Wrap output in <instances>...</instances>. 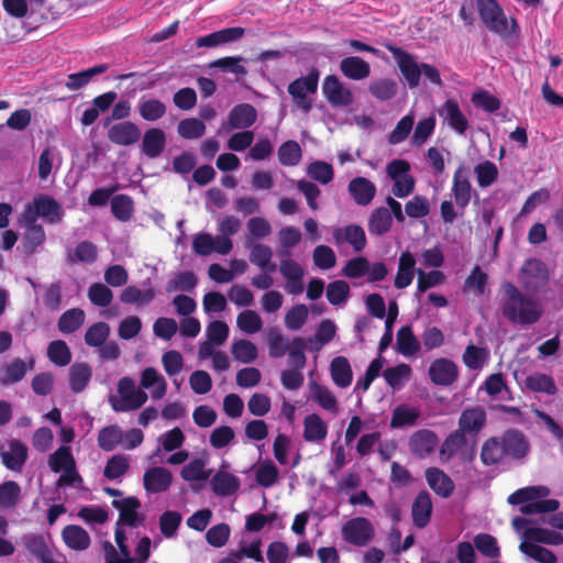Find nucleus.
Instances as JSON below:
<instances>
[{"instance_id": "1", "label": "nucleus", "mask_w": 563, "mask_h": 563, "mask_svg": "<svg viewBox=\"0 0 563 563\" xmlns=\"http://www.w3.org/2000/svg\"><path fill=\"white\" fill-rule=\"evenodd\" d=\"M530 450V442L522 431L508 429L501 434L484 441L481 449V461L485 466L520 462L529 455Z\"/></svg>"}, {"instance_id": "2", "label": "nucleus", "mask_w": 563, "mask_h": 563, "mask_svg": "<svg viewBox=\"0 0 563 563\" xmlns=\"http://www.w3.org/2000/svg\"><path fill=\"white\" fill-rule=\"evenodd\" d=\"M499 309L507 321L520 325H532L543 314L541 305L521 292L511 282H504L500 285Z\"/></svg>"}, {"instance_id": "3", "label": "nucleus", "mask_w": 563, "mask_h": 563, "mask_svg": "<svg viewBox=\"0 0 563 563\" xmlns=\"http://www.w3.org/2000/svg\"><path fill=\"white\" fill-rule=\"evenodd\" d=\"M478 15L488 31L509 43L519 36V25L515 18L508 19L497 0H476Z\"/></svg>"}, {"instance_id": "4", "label": "nucleus", "mask_w": 563, "mask_h": 563, "mask_svg": "<svg viewBox=\"0 0 563 563\" xmlns=\"http://www.w3.org/2000/svg\"><path fill=\"white\" fill-rule=\"evenodd\" d=\"M318 81L319 71L313 68L307 76L295 79L287 87L296 107L306 113L312 109V101L308 96L317 92Z\"/></svg>"}, {"instance_id": "5", "label": "nucleus", "mask_w": 563, "mask_h": 563, "mask_svg": "<svg viewBox=\"0 0 563 563\" xmlns=\"http://www.w3.org/2000/svg\"><path fill=\"white\" fill-rule=\"evenodd\" d=\"M342 538L354 547H366L375 537L372 521L365 517H355L347 520L341 530Z\"/></svg>"}, {"instance_id": "6", "label": "nucleus", "mask_w": 563, "mask_h": 563, "mask_svg": "<svg viewBox=\"0 0 563 563\" xmlns=\"http://www.w3.org/2000/svg\"><path fill=\"white\" fill-rule=\"evenodd\" d=\"M385 47L397 62L398 68L408 82L409 87H418L421 77V65H418L411 54L394 44H386Z\"/></svg>"}, {"instance_id": "7", "label": "nucleus", "mask_w": 563, "mask_h": 563, "mask_svg": "<svg viewBox=\"0 0 563 563\" xmlns=\"http://www.w3.org/2000/svg\"><path fill=\"white\" fill-rule=\"evenodd\" d=\"M520 278L527 289H537L549 280L547 264L539 258L527 260L521 269Z\"/></svg>"}, {"instance_id": "8", "label": "nucleus", "mask_w": 563, "mask_h": 563, "mask_svg": "<svg viewBox=\"0 0 563 563\" xmlns=\"http://www.w3.org/2000/svg\"><path fill=\"white\" fill-rule=\"evenodd\" d=\"M322 92L333 107H347L353 102V93L335 75H328L322 84Z\"/></svg>"}, {"instance_id": "9", "label": "nucleus", "mask_w": 563, "mask_h": 563, "mask_svg": "<svg viewBox=\"0 0 563 563\" xmlns=\"http://www.w3.org/2000/svg\"><path fill=\"white\" fill-rule=\"evenodd\" d=\"M431 382L439 386H451L459 377L456 364L448 358H437L429 366Z\"/></svg>"}, {"instance_id": "10", "label": "nucleus", "mask_w": 563, "mask_h": 563, "mask_svg": "<svg viewBox=\"0 0 563 563\" xmlns=\"http://www.w3.org/2000/svg\"><path fill=\"white\" fill-rule=\"evenodd\" d=\"M107 137L115 145L131 146L140 140L141 130L131 121H122L108 129Z\"/></svg>"}, {"instance_id": "11", "label": "nucleus", "mask_w": 563, "mask_h": 563, "mask_svg": "<svg viewBox=\"0 0 563 563\" xmlns=\"http://www.w3.org/2000/svg\"><path fill=\"white\" fill-rule=\"evenodd\" d=\"M173 482L170 471L162 466L150 467L143 475L144 489L150 494L166 492Z\"/></svg>"}, {"instance_id": "12", "label": "nucleus", "mask_w": 563, "mask_h": 563, "mask_svg": "<svg viewBox=\"0 0 563 563\" xmlns=\"http://www.w3.org/2000/svg\"><path fill=\"white\" fill-rule=\"evenodd\" d=\"M437 444V434L428 429L416 431L409 439V450L419 459H424L430 455L434 451Z\"/></svg>"}, {"instance_id": "13", "label": "nucleus", "mask_w": 563, "mask_h": 563, "mask_svg": "<svg viewBox=\"0 0 563 563\" xmlns=\"http://www.w3.org/2000/svg\"><path fill=\"white\" fill-rule=\"evenodd\" d=\"M432 510L433 505L429 492H419L411 506L413 526L418 529L426 528L431 520Z\"/></svg>"}, {"instance_id": "14", "label": "nucleus", "mask_w": 563, "mask_h": 563, "mask_svg": "<svg viewBox=\"0 0 563 563\" xmlns=\"http://www.w3.org/2000/svg\"><path fill=\"white\" fill-rule=\"evenodd\" d=\"M245 30L241 26L227 27L197 38V47H216L235 42L243 37Z\"/></svg>"}, {"instance_id": "15", "label": "nucleus", "mask_w": 563, "mask_h": 563, "mask_svg": "<svg viewBox=\"0 0 563 563\" xmlns=\"http://www.w3.org/2000/svg\"><path fill=\"white\" fill-rule=\"evenodd\" d=\"M10 451H1L2 464L10 471L21 472L27 460V446L20 440L9 441Z\"/></svg>"}, {"instance_id": "16", "label": "nucleus", "mask_w": 563, "mask_h": 563, "mask_svg": "<svg viewBox=\"0 0 563 563\" xmlns=\"http://www.w3.org/2000/svg\"><path fill=\"white\" fill-rule=\"evenodd\" d=\"M347 190L355 203L363 207L369 205L376 195L375 184L361 176L349 183Z\"/></svg>"}, {"instance_id": "17", "label": "nucleus", "mask_w": 563, "mask_h": 563, "mask_svg": "<svg viewBox=\"0 0 563 563\" xmlns=\"http://www.w3.org/2000/svg\"><path fill=\"white\" fill-rule=\"evenodd\" d=\"M257 119L256 109L250 103L234 106L228 117L229 125L235 130H244L252 126Z\"/></svg>"}, {"instance_id": "18", "label": "nucleus", "mask_w": 563, "mask_h": 563, "mask_svg": "<svg viewBox=\"0 0 563 563\" xmlns=\"http://www.w3.org/2000/svg\"><path fill=\"white\" fill-rule=\"evenodd\" d=\"M35 213L44 218L48 223H58L63 218V210L56 199L48 195L40 194L33 199Z\"/></svg>"}, {"instance_id": "19", "label": "nucleus", "mask_w": 563, "mask_h": 563, "mask_svg": "<svg viewBox=\"0 0 563 563\" xmlns=\"http://www.w3.org/2000/svg\"><path fill=\"white\" fill-rule=\"evenodd\" d=\"M426 481L429 487L442 498L450 497L454 492L451 477L438 467H429L426 471Z\"/></svg>"}, {"instance_id": "20", "label": "nucleus", "mask_w": 563, "mask_h": 563, "mask_svg": "<svg viewBox=\"0 0 563 563\" xmlns=\"http://www.w3.org/2000/svg\"><path fill=\"white\" fill-rule=\"evenodd\" d=\"M486 423V412L481 407L466 408L462 411L459 419L460 432L478 433Z\"/></svg>"}, {"instance_id": "21", "label": "nucleus", "mask_w": 563, "mask_h": 563, "mask_svg": "<svg viewBox=\"0 0 563 563\" xmlns=\"http://www.w3.org/2000/svg\"><path fill=\"white\" fill-rule=\"evenodd\" d=\"M166 146V134L158 128H151L145 131L142 140V153L148 158L158 157Z\"/></svg>"}, {"instance_id": "22", "label": "nucleus", "mask_w": 563, "mask_h": 563, "mask_svg": "<svg viewBox=\"0 0 563 563\" xmlns=\"http://www.w3.org/2000/svg\"><path fill=\"white\" fill-rule=\"evenodd\" d=\"M452 192L455 203L459 208L464 210L472 198V185L464 174L463 167H459L453 176Z\"/></svg>"}, {"instance_id": "23", "label": "nucleus", "mask_w": 563, "mask_h": 563, "mask_svg": "<svg viewBox=\"0 0 563 563\" xmlns=\"http://www.w3.org/2000/svg\"><path fill=\"white\" fill-rule=\"evenodd\" d=\"M211 487L217 496L225 497L235 494L241 485L238 476L220 470L211 478Z\"/></svg>"}, {"instance_id": "24", "label": "nucleus", "mask_w": 563, "mask_h": 563, "mask_svg": "<svg viewBox=\"0 0 563 563\" xmlns=\"http://www.w3.org/2000/svg\"><path fill=\"white\" fill-rule=\"evenodd\" d=\"M340 70L349 79L363 80L369 76L371 66L358 56H349L340 62Z\"/></svg>"}, {"instance_id": "25", "label": "nucleus", "mask_w": 563, "mask_h": 563, "mask_svg": "<svg viewBox=\"0 0 563 563\" xmlns=\"http://www.w3.org/2000/svg\"><path fill=\"white\" fill-rule=\"evenodd\" d=\"M34 366V360L30 361L29 368ZM27 372L26 363L21 358H14L12 362L5 364L0 373V385L9 386L22 380Z\"/></svg>"}, {"instance_id": "26", "label": "nucleus", "mask_w": 563, "mask_h": 563, "mask_svg": "<svg viewBox=\"0 0 563 563\" xmlns=\"http://www.w3.org/2000/svg\"><path fill=\"white\" fill-rule=\"evenodd\" d=\"M112 506L120 512L119 521L129 527L137 526V510L141 508V503L136 497H125L123 499L112 500Z\"/></svg>"}, {"instance_id": "27", "label": "nucleus", "mask_w": 563, "mask_h": 563, "mask_svg": "<svg viewBox=\"0 0 563 563\" xmlns=\"http://www.w3.org/2000/svg\"><path fill=\"white\" fill-rule=\"evenodd\" d=\"M415 266V256L408 251L401 253L398 263V272L395 277V287L397 289H404L412 283L416 273Z\"/></svg>"}, {"instance_id": "28", "label": "nucleus", "mask_w": 563, "mask_h": 563, "mask_svg": "<svg viewBox=\"0 0 563 563\" xmlns=\"http://www.w3.org/2000/svg\"><path fill=\"white\" fill-rule=\"evenodd\" d=\"M62 538L65 544L76 551H84L90 545L89 533L80 526L69 525L62 531Z\"/></svg>"}, {"instance_id": "29", "label": "nucleus", "mask_w": 563, "mask_h": 563, "mask_svg": "<svg viewBox=\"0 0 563 563\" xmlns=\"http://www.w3.org/2000/svg\"><path fill=\"white\" fill-rule=\"evenodd\" d=\"M448 124L457 133L464 134L468 126V121L462 113L460 106L456 100L448 99L444 102L443 110L441 113Z\"/></svg>"}, {"instance_id": "30", "label": "nucleus", "mask_w": 563, "mask_h": 563, "mask_svg": "<svg viewBox=\"0 0 563 563\" xmlns=\"http://www.w3.org/2000/svg\"><path fill=\"white\" fill-rule=\"evenodd\" d=\"M333 238L339 243L342 239L347 242L355 252H362L366 246V235L364 229L358 224H349L343 231L335 230Z\"/></svg>"}, {"instance_id": "31", "label": "nucleus", "mask_w": 563, "mask_h": 563, "mask_svg": "<svg viewBox=\"0 0 563 563\" xmlns=\"http://www.w3.org/2000/svg\"><path fill=\"white\" fill-rule=\"evenodd\" d=\"M330 374L333 383L340 388H346L353 379L350 362L344 356H336L331 361Z\"/></svg>"}, {"instance_id": "32", "label": "nucleus", "mask_w": 563, "mask_h": 563, "mask_svg": "<svg viewBox=\"0 0 563 563\" xmlns=\"http://www.w3.org/2000/svg\"><path fill=\"white\" fill-rule=\"evenodd\" d=\"M92 376V369L87 363H74L69 367V385L75 394L82 393Z\"/></svg>"}, {"instance_id": "33", "label": "nucleus", "mask_w": 563, "mask_h": 563, "mask_svg": "<svg viewBox=\"0 0 563 563\" xmlns=\"http://www.w3.org/2000/svg\"><path fill=\"white\" fill-rule=\"evenodd\" d=\"M391 225L393 218L388 208L379 207L372 211L367 223L371 234L382 236L390 230Z\"/></svg>"}, {"instance_id": "34", "label": "nucleus", "mask_w": 563, "mask_h": 563, "mask_svg": "<svg viewBox=\"0 0 563 563\" xmlns=\"http://www.w3.org/2000/svg\"><path fill=\"white\" fill-rule=\"evenodd\" d=\"M550 494V489L547 486H528L523 488H519L512 494H510L507 498V501L510 505H526L528 503H533L537 499L544 498Z\"/></svg>"}, {"instance_id": "35", "label": "nucleus", "mask_w": 563, "mask_h": 563, "mask_svg": "<svg viewBox=\"0 0 563 563\" xmlns=\"http://www.w3.org/2000/svg\"><path fill=\"white\" fill-rule=\"evenodd\" d=\"M328 427L317 413L308 415L303 419V438L308 442H319L325 439Z\"/></svg>"}, {"instance_id": "36", "label": "nucleus", "mask_w": 563, "mask_h": 563, "mask_svg": "<svg viewBox=\"0 0 563 563\" xmlns=\"http://www.w3.org/2000/svg\"><path fill=\"white\" fill-rule=\"evenodd\" d=\"M397 350L404 356H412L420 350V343L410 325H402L397 331Z\"/></svg>"}, {"instance_id": "37", "label": "nucleus", "mask_w": 563, "mask_h": 563, "mask_svg": "<svg viewBox=\"0 0 563 563\" xmlns=\"http://www.w3.org/2000/svg\"><path fill=\"white\" fill-rule=\"evenodd\" d=\"M273 251L268 245L256 243L253 245L250 253V262L263 272L274 273L276 264L272 262Z\"/></svg>"}, {"instance_id": "38", "label": "nucleus", "mask_w": 563, "mask_h": 563, "mask_svg": "<svg viewBox=\"0 0 563 563\" xmlns=\"http://www.w3.org/2000/svg\"><path fill=\"white\" fill-rule=\"evenodd\" d=\"M523 539L537 543H544L551 545L563 544L562 533L540 527L526 529L523 532Z\"/></svg>"}, {"instance_id": "39", "label": "nucleus", "mask_w": 563, "mask_h": 563, "mask_svg": "<svg viewBox=\"0 0 563 563\" xmlns=\"http://www.w3.org/2000/svg\"><path fill=\"white\" fill-rule=\"evenodd\" d=\"M85 322V312L80 308H71L62 313L58 319V330L64 334L76 332Z\"/></svg>"}, {"instance_id": "40", "label": "nucleus", "mask_w": 563, "mask_h": 563, "mask_svg": "<svg viewBox=\"0 0 563 563\" xmlns=\"http://www.w3.org/2000/svg\"><path fill=\"white\" fill-rule=\"evenodd\" d=\"M537 542L525 540L519 544V550L525 555L539 563H556V555L549 549L536 544Z\"/></svg>"}, {"instance_id": "41", "label": "nucleus", "mask_w": 563, "mask_h": 563, "mask_svg": "<svg viewBox=\"0 0 563 563\" xmlns=\"http://www.w3.org/2000/svg\"><path fill=\"white\" fill-rule=\"evenodd\" d=\"M98 445L106 452H111L123 441V431L118 424L102 428L98 433Z\"/></svg>"}, {"instance_id": "42", "label": "nucleus", "mask_w": 563, "mask_h": 563, "mask_svg": "<svg viewBox=\"0 0 563 563\" xmlns=\"http://www.w3.org/2000/svg\"><path fill=\"white\" fill-rule=\"evenodd\" d=\"M147 401V394L142 389H135L124 400L110 398L111 407L117 412H126L141 408Z\"/></svg>"}, {"instance_id": "43", "label": "nucleus", "mask_w": 563, "mask_h": 563, "mask_svg": "<svg viewBox=\"0 0 563 563\" xmlns=\"http://www.w3.org/2000/svg\"><path fill=\"white\" fill-rule=\"evenodd\" d=\"M129 468L130 461L128 456L123 454H114L108 459L103 468V476L110 481H115L124 476Z\"/></svg>"}, {"instance_id": "44", "label": "nucleus", "mask_w": 563, "mask_h": 563, "mask_svg": "<svg viewBox=\"0 0 563 563\" xmlns=\"http://www.w3.org/2000/svg\"><path fill=\"white\" fill-rule=\"evenodd\" d=\"M134 211L133 200L128 195H115L111 199V212L121 222L131 220Z\"/></svg>"}, {"instance_id": "45", "label": "nucleus", "mask_w": 563, "mask_h": 563, "mask_svg": "<svg viewBox=\"0 0 563 563\" xmlns=\"http://www.w3.org/2000/svg\"><path fill=\"white\" fill-rule=\"evenodd\" d=\"M526 387L533 393L555 395L558 393L553 378L547 374L537 373L526 378Z\"/></svg>"}, {"instance_id": "46", "label": "nucleus", "mask_w": 563, "mask_h": 563, "mask_svg": "<svg viewBox=\"0 0 563 563\" xmlns=\"http://www.w3.org/2000/svg\"><path fill=\"white\" fill-rule=\"evenodd\" d=\"M419 417V409L408 408L404 405L397 406L391 413L390 427L398 429L406 426H415Z\"/></svg>"}, {"instance_id": "47", "label": "nucleus", "mask_w": 563, "mask_h": 563, "mask_svg": "<svg viewBox=\"0 0 563 563\" xmlns=\"http://www.w3.org/2000/svg\"><path fill=\"white\" fill-rule=\"evenodd\" d=\"M474 547L477 551L488 559H497L500 556V548L497 539L488 533H478L473 539Z\"/></svg>"}, {"instance_id": "48", "label": "nucleus", "mask_w": 563, "mask_h": 563, "mask_svg": "<svg viewBox=\"0 0 563 563\" xmlns=\"http://www.w3.org/2000/svg\"><path fill=\"white\" fill-rule=\"evenodd\" d=\"M306 341L302 338H294L288 349L287 363L291 369L302 371L307 363L305 354Z\"/></svg>"}, {"instance_id": "49", "label": "nucleus", "mask_w": 563, "mask_h": 563, "mask_svg": "<svg viewBox=\"0 0 563 563\" xmlns=\"http://www.w3.org/2000/svg\"><path fill=\"white\" fill-rule=\"evenodd\" d=\"M155 298V291L152 287L145 290H141L136 286H128L123 289L120 296V300L123 303L134 305H147Z\"/></svg>"}, {"instance_id": "50", "label": "nucleus", "mask_w": 563, "mask_h": 563, "mask_svg": "<svg viewBox=\"0 0 563 563\" xmlns=\"http://www.w3.org/2000/svg\"><path fill=\"white\" fill-rule=\"evenodd\" d=\"M179 136L186 140H197L205 135L206 125L197 118L183 119L177 126Z\"/></svg>"}, {"instance_id": "51", "label": "nucleus", "mask_w": 563, "mask_h": 563, "mask_svg": "<svg viewBox=\"0 0 563 563\" xmlns=\"http://www.w3.org/2000/svg\"><path fill=\"white\" fill-rule=\"evenodd\" d=\"M368 90L373 97L380 101H387L394 98L398 90V85L394 79L383 78L373 81Z\"/></svg>"}, {"instance_id": "52", "label": "nucleus", "mask_w": 563, "mask_h": 563, "mask_svg": "<svg viewBox=\"0 0 563 563\" xmlns=\"http://www.w3.org/2000/svg\"><path fill=\"white\" fill-rule=\"evenodd\" d=\"M47 357L57 366H66L71 361V352L63 340H55L48 344Z\"/></svg>"}, {"instance_id": "53", "label": "nucleus", "mask_w": 563, "mask_h": 563, "mask_svg": "<svg viewBox=\"0 0 563 563\" xmlns=\"http://www.w3.org/2000/svg\"><path fill=\"white\" fill-rule=\"evenodd\" d=\"M20 485L14 481L0 484V507L14 508L21 500Z\"/></svg>"}, {"instance_id": "54", "label": "nucleus", "mask_w": 563, "mask_h": 563, "mask_svg": "<svg viewBox=\"0 0 563 563\" xmlns=\"http://www.w3.org/2000/svg\"><path fill=\"white\" fill-rule=\"evenodd\" d=\"M232 354L236 361L243 364H250L256 360L258 353L253 342L241 339L232 344Z\"/></svg>"}, {"instance_id": "55", "label": "nucleus", "mask_w": 563, "mask_h": 563, "mask_svg": "<svg viewBox=\"0 0 563 563\" xmlns=\"http://www.w3.org/2000/svg\"><path fill=\"white\" fill-rule=\"evenodd\" d=\"M140 115L150 122L162 119L166 113V106L158 99H148L139 103Z\"/></svg>"}, {"instance_id": "56", "label": "nucleus", "mask_w": 563, "mask_h": 563, "mask_svg": "<svg viewBox=\"0 0 563 563\" xmlns=\"http://www.w3.org/2000/svg\"><path fill=\"white\" fill-rule=\"evenodd\" d=\"M278 477L279 471L271 460H267L264 463H262L255 472L256 483L265 488L275 485L278 481Z\"/></svg>"}, {"instance_id": "57", "label": "nucleus", "mask_w": 563, "mask_h": 563, "mask_svg": "<svg viewBox=\"0 0 563 563\" xmlns=\"http://www.w3.org/2000/svg\"><path fill=\"white\" fill-rule=\"evenodd\" d=\"M76 463L71 450L67 445L59 446L53 454L49 455L48 465L54 473H59Z\"/></svg>"}, {"instance_id": "58", "label": "nucleus", "mask_w": 563, "mask_h": 563, "mask_svg": "<svg viewBox=\"0 0 563 563\" xmlns=\"http://www.w3.org/2000/svg\"><path fill=\"white\" fill-rule=\"evenodd\" d=\"M301 148L296 141H286L278 148V159L284 166H295L301 159Z\"/></svg>"}, {"instance_id": "59", "label": "nucleus", "mask_w": 563, "mask_h": 563, "mask_svg": "<svg viewBox=\"0 0 563 563\" xmlns=\"http://www.w3.org/2000/svg\"><path fill=\"white\" fill-rule=\"evenodd\" d=\"M110 335V327L106 322H96L91 324L85 333V342L89 346H101Z\"/></svg>"}, {"instance_id": "60", "label": "nucleus", "mask_w": 563, "mask_h": 563, "mask_svg": "<svg viewBox=\"0 0 563 563\" xmlns=\"http://www.w3.org/2000/svg\"><path fill=\"white\" fill-rule=\"evenodd\" d=\"M97 246L90 241H82L77 244L74 253L68 254V261L71 263H93L97 260Z\"/></svg>"}, {"instance_id": "61", "label": "nucleus", "mask_w": 563, "mask_h": 563, "mask_svg": "<svg viewBox=\"0 0 563 563\" xmlns=\"http://www.w3.org/2000/svg\"><path fill=\"white\" fill-rule=\"evenodd\" d=\"M313 400L323 409L329 411L338 410V401L333 393L325 386L311 383Z\"/></svg>"}, {"instance_id": "62", "label": "nucleus", "mask_w": 563, "mask_h": 563, "mask_svg": "<svg viewBox=\"0 0 563 563\" xmlns=\"http://www.w3.org/2000/svg\"><path fill=\"white\" fill-rule=\"evenodd\" d=\"M236 325L244 333L253 334L262 329L263 321L257 312L247 309L238 314Z\"/></svg>"}, {"instance_id": "63", "label": "nucleus", "mask_w": 563, "mask_h": 563, "mask_svg": "<svg viewBox=\"0 0 563 563\" xmlns=\"http://www.w3.org/2000/svg\"><path fill=\"white\" fill-rule=\"evenodd\" d=\"M474 173L477 177V184L482 188L489 187L498 177V168L490 161H484L477 164L474 168Z\"/></svg>"}, {"instance_id": "64", "label": "nucleus", "mask_w": 563, "mask_h": 563, "mask_svg": "<svg viewBox=\"0 0 563 563\" xmlns=\"http://www.w3.org/2000/svg\"><path fill=\"white\" fill-rule=\"evenodd\" d=\"M267 342L269 356L273 358L283 357L289 349V344L286 342L285 336L277 328H271L267 331Z\"/></svg>"}]
</instances>
